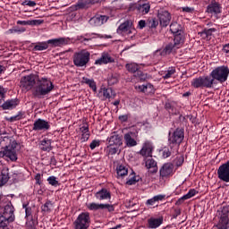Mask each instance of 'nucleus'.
I'll return each instance as SVG.
<instances>
[{"label": "nucleus", "instance_id": "nucleus-1", "mask_svg": "<svg viewBox=\"0 0 229 229\" xmlns=\"http://www.w3.org/2000/svg\"><path fill=\"white\" fill-rule=\"evenodd\" d=\"M55 89V84L51 81V79L41 77L37 80L36 86L32 89V96L38 99H44L46 96L51 94Z\"/></svg>", "mask_w": 229, "mask_h": 229}, {"label": "nucleus", "instance_id": "nucleus-2", "mask_svg": "<svg viewBox=\"0 0 229 229\" xmlns=\"http://www.w3.org/2000/svg\"><path fill=\"white\" fill-rule=\"evenodd\" d=\"M14 221L13 205L8 202L4 207L0 208V228L8 229V225Z\"/></svg>", "mask_w": 229, "mask_h": 229}, {"label": "nucleus", "instance_id": "nucleus-3", "mask_svg": "<svg viewBox=\"0 0 229 229\" xmlns=\"http://www.w3.org/2000/svg\"><path fill=\"white\" fill-rule=\"evenodd\" d=\"M185 139V131L183 129L177 128L172 134L169 132L168 135V146L170 149H173V153H178L180 145Z\"/></svg>", "mask_w": 229, "mask_h": 229}, {"label": "nucleus", "instance_id": "nucleus-4", "mask_svg": "<svg viewBox=\"0 0 229 229\" xmlns=\"http://www.w3.org/2000/svg\"><path fill=\"white\" fill-rule=\"evenodd\" d=\"M72 61L75 67H86L87 64L90 62V52L85 49L75 52L73 54Z\"/></svg>", "mask_w": 229, "mask_h": 229}, {"label": "nucleus", "instance_id": "nucleus-5", "mask_svg": "<svg viewBox=\"0 0 229 229\" xmlns=\"http://www.w3.org/2000/svg\"><path fill=\"white\" fill-rule=\"evenodd\" d=\"M90 213L81 212L78 215L76 219L73 221L74 229H89L90 228Z\"/></svg>", "mask_w": 229, "mask_h": 229}, {"label": "nucleus", "instance_id": "nucleus-6", "mask_svg": "<svg viewBox=\"0 0 229 229\" xmlns=\"http://www.w3.org/2000/svg\"><path fill=\"white\" fill-rule=\"evenodd\" d=\"M211 76L215 81L218 83H225L227 81L229 76V68L226 65L217 66L211 72Z\"/></svg>", "mask_w": 229, "mask_h": 229}, {"label": "nucleus", "instance_id": "nucleus-7", "mask_svg": "<svg viewBox=\"0 0 229 229\" xmlns=\"http://www.w3.org/2000/svg\"><path fill=\"white\" fill-rule=\"evenodd\" d=\"M17 141H13L9 146H6L3 151L0 152V157L10 158L12 162H17Z\"/></svg>", "mask_w": 229, "mask_h": 229}, {"label": "nucleus", "instance_id": "nucleus-8", "mask_svg": "<svg viewBox=\"0 0 229 229\" xmlns=\"http://www.w3.org/2000/svg\"><path fill=\"white\" fill-rule=\"evenodd\" d=\"M35 83H37L36 75L30 74L21 77L20 81V87H21V89H23L24 90H31V89L35 87Z\"/></svg>", "mask_w": 229, "mask_h": 229}, {"label": "nucleus", "instance_id": "nucleus-9", "mask_svg": "<svg viewBox=\"0 0 229 229\" xmlns=\"http://www.w3.org/2000/svg\"><path fill=\"white\" fill-rule=\"evenodd\" d=\"M116 33L118 35H131V33H135L133 22L131 21H125L118 26Z\"/></svg>", "mask_w": 229, "mask_h": 229}, {"label": "nucleus", "instance_id": "nucleus-10", "mask_svg": "<svg viewBox=\"0 0 229 229\" xmlns=\"http://www.w3.org/2000/svg\"><path fill=\"white\" fill-rule=\"evenodd\" d=\"M51 130V124L47 120L38 118L35 120L32 127L33 131H47Z\"/></svg>", "mask_w": 229, "mask_h": 229}, {"label": "nucleus", "instance_id": "nucleus-11", "mask_svg": "<svg viewBox=\"0 0 229 229\" xmlns=\"http://www.w3.org/2000/svg\"><path fill=\"white\" fill-rule=\"evenodd\" d=\"M159 23L162 28H167L171 22V13L168 11L161 10L157 13Z\"/></svg>", "mask_w": 229, "mask_h": 229}, {"label": "nucleus", "instance_id": "nucleus-12", "mask_svg": "<svg viewBox=\"0 0 229 229\" xmlns=\"http://www.w3.org/2000/svg\"><path fill=\"white\" fill-rule=\"evenodd\" d=\"M89 210H108V212H114L115 208H114V205L112 204H98L96 202H92L88 204Z\"/></svg>", "mask_w": 229, "mask_h": 229}, {"label": "nucleus", "instance_id": "nucleus-13", "mask_svg": "<svg viewBox=\"0 0 229 229\" xmlns=\"http://www.w3.org/2000/svg\"><path fill=\"white\" fill-rule=\"evenodd\" d=\"M153 143L151 141H145L139 153L141 157H145V158H151L153 157Z\"/></svg>", "mask_w": 229, "mask_h": 229}, {"label": "nucleus", "instance_id": "nucleus-14", "mask_svg": "<svg viewBox=\"0 0 229 229\" xmlns=\"http://www.w3.org/2000/svg\"><path fill=\"white\" fill-rule=\"evenodd\" d=\"M176 49V47L173 42H170L165 46L164 48H159L154 52V56H157V55H160V56H167V55H171L173 51Z\"/></svg>", "mask_w": 229, "mask_h": 229}, {"label": "nucleus", "instance_id": "nucleus-15", "mask_svg": "<svg viewBox=\"0 0 229 229\" xmlns=\"http://www.w3.org/2000/svg\"><path fill=\"white\" fill-rule=\"evenodd\" d=\"M222 10H223V7H221V4L216 1H212L207 6V13H210L211 15H214L215 17H217V15L221 13Z\"/></svg>", "mask_w": 229, "mask_h": 229}, {"label": "nucleus", "instance_id": "nucleus-16", "mask_svg": "<svg viewBox=\"0 0 229 229\" xmlns=\"http://www.w3.org/2000/svg\"><path fill=\"white\" fill-rule=\"evenodd\" d=\"M47 44H51L53 47H63V46H68V44H71V38H58L48 39Z\"/></svg>", "mask_w": 229, "mask_h": 229}, {"label": "nucleus", "instance_id": "nucleus-17", "mask_svg": "<svg viewBox=\"0 0 229 229\" xmlns=\"http://www.w3.org/2000/svg\"><path fill=\"white\" fill-rule=\"evenodd\" d=\"M108 21V16L106 15H96L89 21L90 26L98 27L103 26Z\"/></svg>", "mask_w": 229, "mask_h": 229}, {"label": "nucleus", "instance_id": "nucleus-18", "mask_svg": "<svg viewBox=\"0 0 229 229\" xmlns=\"http://www.w3.org/2000/svg\"><path fill=\"white\" fill-rule=\"evenodd\" d=\"M108 21V16L106 15H96L89 21L90 26L98 27L103 26Z\"/></svg>", "mask_w": 229, "mask_h": 229}, {"label": "nucleus", "instance_id": "nucleus-19", "mask_svg": "<svg viewBox=\"0 0 229 229\" xmlns=\"http://www.w3.org/2000/svg\"><path fill=\"white\" fill-rule=\"evenodd\" d=\"M174 169V167L173 166V164L171 163L165 164L159 170L160 176H162V178H169V176H173Z\"/></svg>", "mask_w": 229, "mask_h": 229}, {"label": "nucleus", "instance_id": "nucleus-20", "mask_svg": "<svg viewBox=\"0 0 229 229\" xmlns=\"http://www.w3.org/2000/svg\"><path fill=\"white\" fill-rule=\"evenodd\" d=\"M133 137H137V132L129 131L124 134L123 139L127 148H134V146H137V140H135Z\"/></svg>", "mask_w": 229, "mask_h": 229}, {"label": "nucleus", "instance_id": "nucleus-21", "mask_svg": "<svg viewBox=\"0 0 229 229\" xmlns=\"http://www.w3.org/2000/svg\"><path fill=\"white\" fill-rule=\"evenodd\" d=\"M115 59L110 55L108 53H103L100 58L95 61L96 65H103V64H114Z\"/></svg>", "mask_w": 229, "mask_h": 229}, {"label": "nucleus", "instance_id": "nucleus-22", "mask_svg": "<svg viewBox=\"0 0 229 229\" xmlns=\"http://www.w3.org/2000/svg\"><path fill=\"white\" fill-rule=\"evenodd\" d=\"M107 141L112 146H123V137L115 132L111 133L110 137L107 138Z\"/></svg>", "mask_w": 229, "mask_h": 229}, {"label": "nucleus", "instance_id": "nucleus-23", "mask_svg": "<svg viewBox=\"0 0 229 229\" xmlns=\"http://www.w3.org/2000/svg\"><path fill=\"white\" fill-rule=\"evenodd\" d=\"M95 198L96 199H98V201H103L105 199H111L112 194L106 188H102L95 193Z\"/></svg>", "mask_w": 229, "mask_h": 229}, {"label": "nucleus", "instance_id": "nucleus-24", "mask_svg": "<svg viewBox=\"0 0 229 229\" xmlns=\"http://www.w3.org/2000/svg\"><path fill=\"white\" fill-rule=\"evenodd\" d=\"M163 223H164V217H162V216L158 217V218L150 217L148 219L147 226L149 229H157L160 225H162Z\"/></svg>", "mask_w": 229, "mask_h": 229}, {"label": "nucleus", "instance_id": "nucleus-25", "mask_svg": "<svg viewBox=\"0 0 229 229\" xmlns=\"http://www.w3.org/2000/svg\"><path fill=\"white\" fill-rule=\"evenodd\" d=\"M197 194L198 191H196L195 189H191L185 195L178 199V200L175 202V205H182L185 200L191 199V198H194V196H196Z\"/></svg>", "mask_w": 229, "mask_h": 229}, {"label": "nucleus", "instance_id": "nucleus-26", "mask_svg": "<svg viewBox=\"0 0 229 229\" xmlns=\"http://www.w3.org/2000/svg\"><path fill=\"white\" fill-rule=\"evenodd\" d=\"M202 82L204 85V89H212V87H214V85L217 83L216 81V79L212 77L211 73H209V75L208 76H202Z\"/></svg>", "mask_w": 229, "mask_h": 229}, {"label": "nucleus", "instance_id": "nucleus-27", "mask_svg": "<svg viewBox=\"0 0 229 229\" xmlns=\"http://www.w3.org/2000/svg\"><path fill=\"white\" fill-rule=\"evenodd\" d=\"M216 217L229 218V205H222L216 210Z\"/></svg>", "mask_w": 229, "mask_h": 229}, {"label": "nucleus", "instance_id": "nucleus-28", "mask_svg": "<svg viewBox=\"0 0 229 229\" xmlns=\"http://www.w3.org/2000/svg\"><path fill=\"white\" fill-rule=\"evenodd\" d=\"M217 223H216V228L217 229H229V218L222 217V216H216Z\"/></svg>", "mask_w": 229, "mask_h": 229}, {"label": "nucleus", "instance_id": "nucleus-29", "mask_svg": "<svg viewBox=\"0 0 229 229\" xmlns=\"http://www.w3.org/2000/svg\"><path fill=\"white\" fill-rule=\"evenodd\" d=\"M8 180H10V169L4 167L1 172L0 187L8 183Z\"/></svg>", "mask_w": 229, "mask_h": 229}, {"label": "nucleus", "instance_id": "nucleus-30", "mask_svg": "<svg viewBox=\"0 0 229 229\" xmlns=\"http://www.w3.org/2000/svg\"><path fill=\"white\" fill-rule=\"evenodd\" d=\"M136 10L138 13H140L141 15H146L149 13V10H151V4H149V3L139 4L136 6Z\"/></svg>", "mask_w": 229, "mask_h": 229}, {"label": "nucleus", "instance_id": "nucleus-31", "mask_svg": "<svg viewBox=\"0 0 229 229\" xmlns=\"http://www.w3.org/2000/svg\"><path fill=\"white\" fill-rule=\"evenodd\" d=\"M84 42H89V40H92V38H111L112 36H102L101 34L98 33H86L84 34Z\"/></svg>", "mask_w": 229, "mask_h": 229}, {"label": "nucleus", "instance_id": "nucleus-32", "mask_svg": "<svg viewBox=\"0 0 229 229\" xmlns=\"http://www.w3.org/2000/svg\"><path fill=\"white\" fill-rule=\"evenodd\" d=\"M183 42H185V38H183V35H182V33L174 34V42L172 44H174L176 49H180Z\"/></svg>", "mask_w": 229, "mask_h": 229}, {"label": "nucleus", "instance_id": "nucleus-33", "mask_svg": "<svg viewBox=\"0 0 229 229\" xmlns=\"http://www.w3.org/2000/svg\"><path fill=\"white\" fill-rule=\"evenodd\" d=\"M17 105H19V100H17V99H11V100L5 101L2 105V108L4 110H12V109L15 108V106H17Z\"/></svg>", "mask_w": 229, "mask_h": 229}, {"label": "nucleus", "instance_id": "nucleus-34", "mask_svg": "<svg viewBox=\"0 0 229 229\" xmlns=\"http://www.w3.org/2000/svg\"><path fill=\"white\" fill-rule=\"evenodd\" d=\"M22 208L25 209V219L26 221H33L35 220L33 218V211L31 209V207H30V204H22Z\"/></svg>", "mask_w": 229, "mask_h": 229}, {"label": "nucleus", "instance_id": "nucleus-35", "mask_svg": "<svg viewBox=\"0 0 229 229\" xmlns=\"http://www.w3.org/2000/svg\"><path fill=\"white\" fill-rule=\"evenodd\" d=\"M170 31L174 34V35H178L180 33H183V30H182V25H180V23L176 22V21H173L170 24Z\"/></svg>", "mask_w": 229, "mask_h": 229}, {"label": "nucleus", "instance_id": "nucleus-36", "mask_svg": "<svg viewBox=\"0 0 229 229\" xmlns=\"http://www.w3.org/2000/svg\"><path fill=\"white\" fill-rule=\"evenodd\" d=\"M119 146L117 145H108L106 148H105V153H106V155H117V153H119Z\"/></svg>", "mask_w": 229, "mask_h": 229}, {"label": "nucleus", "instance_id": "nucleus-37", "mask_svg": "<svg viewBox=\"0 0 229 229\" xmlns=\"http://www.w3.org/2000/svg\"><path fill=\"white\" fill-rule=\"evenodd\" d=\"M165 198V195H156L153 198L147 200L146 205H150L151 207L157 205L158 201H162Z\"/></svg>", "mask_w": 229, "mask_h": 229}, {"label": "nucleus", "instance_id": "nucleus-38", "mask_svg": "<svg viewBox=\"0 0 229 229\" xmlns=\"http://www.w3.org/2000/svg\"><path fill=\"white\" fill-rule=\"evenodd\" d=\"M82 81L86 85H89V89H92L93 92H97L98 86L96 85V81H94L93 79H89V78L83 77Z\"/></svg>", "mask_w": 229, "mask_h": 229}, {"label": "nucleus", "instance_id": "nucleus-39", "mask_svg": "<svg viewBox=\"0 0 229 229\" xmlns=\"http://www.w3.org/2000/svg\"><path fill=\"white\" fill-rule=\"evenodd\" d=\"M145 165L147 169H154L155 172L158 171V168H157V161L152 157H149L145 161Z\"/></svg>", "mask_w": 229, "mask_h": 229}, {"label": "nucleus", "instance_id": "nucleus-40", "mask_svg": "<svg viewBox=\"0 0 229 229\" xmlns=\"http://www.w3.org/2000/svg\"><path fill=\"white\" fill-rule=\"evenodd\" d=\"M53 140H41V149L42 151H51L53 147H51Z\"/></svg>", "mask_w": 229, "mask_h": 229}, {"label": "nucleus", "instance_id": "nucleus-41", "mask_svg": "<svg viewBox=\"0 0 229 229\" xmlns=\"http://www.w3.org/2000/svg\"><path fill=\"white\" fill-rule=\"evenodd\" d=\"M191 87H194V89H203V77L192 79Z\"/></svg>", "mask_w": 229, "mask_h": 229}, {"label": "nucleus", "instance_id": "nucleus-42", "mask_svg": "<svg viewBox=\"0 0 229 229\" xmlns=\"http://www.w3.org/2000/svg\"><path fill=\"white\" fill-rule=\"evenodd\" d=\"M49 47V43L47 41L38 42L34 46V51H46Z\"/></svg>", "mask_w": 229, "mask_h": 229}, {"label": "nucleus", "instance_id": "nucleus-43", "mask_svg": "<svg viewBox=\"0 0 229 229\" xmlns=\"http://www.w3.org/2000/svg\"><path fill=\"white\" fill-rule=\"evenodd\" d=\"M216 30L215 28L205 29L202 32H199V35L202 37V38H208V37H212V33H216Z\"/></svg>", "mask_w": 229, "mask_h": 229}, {"label": "nucleus", "instance_id": "nucleus-44", "mask_svg": "<svg viewBox=\"0 0 229 229\" xmlns=\"http://www.w3.org/2000/svg\"><path fill=\"white\" fill-rule=\"evenodd\" d=\"M116 173H117V176H120L121 178H123V176H126L128 174V167H126L123 165H120L116 168Z\"/></svg>", "mask_w": 229, "mask_h": 229}, {"label": "nucleus", "instance_id": "nucleus-45", "mask_svg": "<svg viewBox=\"0 0 229 229\" xmlns=\"http://www.w3.org/2000/svg\"><path fill=\"white\" fill-rule=\"evenodd\" d=\"M176 73V68L174 66L168 67L167 71L165 72V75H163L164 80H169L172 78L174 74Z\"/></svg>", "mask_w": 229, "mask_h": 229}, {"label": "nucleus", "instance_id": "nucleus-46", "mask_svg": "<svg viewBox=\"0 0 229 229\" xmlns=\"http://www.w3.org/2000/svg\"><path fill=\"white\" fill-rule=\"evenodd\" d=\"M125 68L129 72L135 73L139 72V64L135 63L127 64Z\"/></svg>", "mask_w": 229, "mask_h": 229}, {"label": "nucleus", "instance_id": "nucleus-47", "mask_svg": "<svg viewBox=\"0 0 229 229\" xmlns=\"http://www.w3.org/2000/svg\"><path fill=\"white\" fill-rule=\"evenodd\" d=\"M47 182H48L49 185H52V187H58V185H60V182H58L55 175L49 176Z\"/></svg>", "mask_w": 229, "mask_h": 229}, {"label": "nucleus", "instance_id": "nucleus-48", "mask_svg": "<svg viewBox=\"0 0 229 229\" xmlns=\"http://www.w3.org/2000/svg\"><path fill=\"white\" fill-rule=\"evenodd\" d=\"M101 92L103 94V98L104 99H110L112 98V96L110 94H112V89H101Z\"/></svg>", "mask_w": 229, "mask_h": 229}, {"label": "nucleus", "instance_id": "nucleus-49", "mask_svg": "<svg viewBox=\"0 0 229 229\" xmlns=\"http://www.w3.org/2000/svg\"><path fill=\"white\" fill-rule=\"evenodd\" d=\"M43 212H51V208H53V202L51 200H47L42 207Z\"/></svg>", "mask_w": 229, "mask_h": 229}, {"label": "nucleus", "instance_id": "nucleus-50", "mask_svg": "<svg viewBox=\"0 0 229 229\" xmlns=\"http://www.w3.org/2000/svg\"><path fill=\"white\" fill-rule=\"evenodd\" d=\"M171 155H178V153L174 154L173 148L169 149V148H165L163 150V158H169Z\"/></svg>", "mask_w": 229, "mask_h": 229}, {"label": "nucleus", "instance_id": "nucleus-51", "mask_svg": "<svg viewBox=\"0 0 229 229\" xmlns=\"http://www.w3.org/2000/svg\"><path fill=\"white\" fill-rule=\"evenodd\" d=\"M22 6H30V8H35L37 6V2L33 0H25L21 3Z\"/></svg>", "mask_w": 229, "mask_h": 229}, {"label": "nucleus", "instance_id": "nucleus-52", "mask_svg": "<svg viewBox=\"0 0 229 229\" xmlns=\"http://www.w3.org/2000/svg\"><path fill=\"white\" fill-rule=\"evenodd\" d=\"M21 119H22V114L19 113L10 118H7V121H9V123H15V121H21Z\"/></svg>", "mask_w": 229, "mask_h": 229}, {"label": "nucleus", "instance_id": "nucleus-53", "mask_svg": "<svg viewBox=\"0 0 229 229\" xmlns=\"http://www.w3.org/2000/svg\"><path fill=\"white\" fill-rule=\"evenodd\" d=\"M148 25V28H151V29L157 28V26H158V20L156 18L149 19Z\"/></svg>", "mask_w": 229, "mask_h": 229}, {"label": "nucleus", "instance_id": "nucleus-54", "mask_svg": "<svg viewBox=\"0 0 229 229\" xmlns=\"http://www.w3.org/2000/svg\"><path fill=\"white\" fill-rule=\"evenodd\" d=\"M26 227L27 229H37L35 220H26Z\"/></svg>", "mask_w": 229, "mask_h": 229}, {"label": "nucleus", "instance_id": "nucleus-55", "mask_svg": "<svg viewBox=\"0 0 229 229\" xmlns=\"http://www.w3.org/2000/svg\"><path fill=\"white\" fill-rule=\"evenodd\" d=\"M137 182H139V179H137V177L135 175H133L132 177H130L127 179L126 184L127 185H135V183H137Z\"/></svg>", "mask_w": 229, "mask_h": 229}, {"label": "nucleus", "instance_id": "nucleus-56", "mask_svg": "<svg viewBox=\"0 0 229 229\" xmlns=\"http://www.w3.org/2000/svg\"><path fill=\"white\" fill-rule=\"evenodd\" d=\"M183 162H184L183 156H179L174 160V164L176 167H180L181 165H182Z\"/></svg>", "mask_w": 229, "mask_h": 229}, {"label": "nucleus", "instance_id": "nucleus-57", "mask_svg": "<svg viewBox=\"0 0 229 229\" xmlns=\"http://www.w3.org/2000/svg\"><path fill=\"white\" fill-rule=\"evenodd\" d=\"M44 24V20H30V26H40Z\"/></svg>", "mask_w": 229, "mask_h": 229}, {"label": "nucleus", "instance_id": "nucleus-58", "mask_svg": "<svg viewBox=\"0 0 229 229\" xmlns=\"http://www.w3.org/2000/svg\"><path fill=\"white\" fill-rule=\"evenodd\" d=\"M90 139V131L81 133V142H87Z\"/></svg>", "mask_w": 229, "mask_h": 229}, {"label": "nucleus", "instance_id": "nucleus-59", "mask_svg": "<svg viewBox=\"0 0 229 229\" xmlns=\"http://www.w3.org/2000/svg\"><path fill=\"white\" fill-rule=\"evenodd\" d=\"M100 146V141L98 140H92L91 143L89 144L90 149H96V148H99Z\"/></svg>", "mask_w": 229, "mask_h": 229}, {"label": "nucleus", "instance_id": "nucleus-60", "mask_svg": "<svg viewBox=\"0 0 229 229\" xmlns=\"http://www.w3.org/2000/svg\"><path fill=\"white\" fill-rule=\"evenodd\" d=\"M137 77L140 78L141 81H146V80L148 79V74H144V72L139 71L137 72Z\"/></svg>", "mask_w": 229, "mask_h": 229}, {"label": "nucleus", "instance_id": "nucleus-61", "mask_svg": "<svg viewBox=\"0 0 229 229\" xmlns=\"http://www.w3.org/2000/svg\"><path fill=\"white\" fill-rule=\"evenodd\" d=\"M80 131L81 133H88L89 131V124L88 123H84L81 127H80Z\"/></svg>", "mask_w": 229, "mask_h": 229}, {"label": "nucleus", "instance_id": "nucleus-62", "mask_svg": "<svg viewBox=\"0 0 229 229\" xmlns=\"http://www.w3.org/2000/svg\"><path fill=\"white\" fill-rule=\"evenodd\" d=\"M42 179V174H37L34 177V180H36V184L37 185H42V181H40Z\"/></svg>", "mask_w": 229, "mask_h": 229}, {"label": "nucleus", "instance_id": "nucleus-63", "mask_svg": "<svg viewBox=\"0 0 229 229\" xmlns=\"http://www.w3.org/2000/svg\"><path fill=\"white\" fill-rule=\"evenodd\" d=\"M87 6V4L79 2L78 4H75V10H83Z\"/></svg>", "mask_w": 229, "mask_h": 229}, {"label": "nucleus", "instance_id": "nucleus-64", "mask_svg": "<svg viewBox=\"0 0 229 229\" xmlns=\"http://www.w3.org/2000/svg\"><path fill=\"white\" fill-rule=\"evenodd\" d=\"M149 90H153V85L152 84H144V93L149 92Z\"/></svg>", "mask_w": 229, "mask_h": 229}]
</instances>
